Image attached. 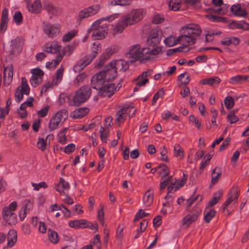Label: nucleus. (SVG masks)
<instances>
[{
	"label": "nucleus",
	"mask_w": 249,
	"mask_h": 249,
	"mask_svg": "<svg viewBox=\"0 0 249 249\" xmlns=\"http://www.w3.org/2000/svg\"><path fill=\"white\" fill-rule=\"evenodd\" d=\"M118 17V14H114L111 15H109L106 16L105 17L99 18L98 19L94 21L95 24H99L101 23H106V21H108V22H111L114 20L115 19L117 18Z\"/></svg>",
	"instance_id": "a19ab883"
},
{
	"label": "nucleus",
	"mask_w": 249,
	"mask_h": 249,
	"mask_svg": "<svg viewBox=\"0 0 249 249\" xmlns=\"http://www.w3.org/2000/svg\"><path fill=\"white\" fill-rule=\"evenodd\" d=\"M89 112V109L88 107H80L73 111L71 116L73 119L81 118L86 116Z\"/></svg>",
	"instance_id": "a878e982"
},
{
	"label": "nucleus",
	"mask_w": 249,
	"mask_h": 249,
	"mask_svg": "<svg viewBox=\"0 0 249 249\" xmlns=\"http://www.w3.org/2000/svg\"><path fill=\"white\" fill-rule=\"evenodd\" d=\"M163 52L162 47H157L151 49L147 47H142L140 44H136L129 47L125 55L132 62L139 61L142 63H144L153 60Z\"/></svg>",
	"instance_id": "f03ea898"
},
{
	"label": "nucleus",
	"mask_w": 249,
	"mask_h": 249,
	"mask_svg": "<svg viewBox=\"0 0 249 249\" xmlns=\"http://www.w3.org/2000/svg\"><path fill=\"white\" fill-rule=\"evenodd\" d=\"M130 108L128 107H123L116 114V120L119 123L124 121L127 115V112Z\"/></svg>",
	"instance_id": "473e14b6"
},
{
	"label": "nucleus",
	"mask_w": 249,
	"mask_h": 249,
	"mask_svg": "<svg viewBox=\"0 0 249 249\" xmlns=\"http://www.w3.org/2000/svg\"><path fill=\"white\" fill-rule=\"evenodd\" d=\"M162 36V31L158 28L152 29L148 34L147 38V44L152 47L158 45L161 41Z\"/></svg>",
	"instance_id": "ddd939ff"
},
{
	"label": "nucleus",
	"mask_w": 249,
	"mask_h": 249,
	"mask_svg": "<svg viewBox=\"0 0 249 249\" xmlns=\"http://www.w3.org/2000/svg\"><path fill=\"white\" fill-rule=\"evenodd\" d=\"M93 30L92 34V37L95 39H102L107 36L108 28L107 23H101L99 24H95L94 22L91 25L89 30Z\"/></svg>",
	"instance_id": "6e6552de"
},
{
	"label": "nucleus",
	"mask_w": 249,
	"mask_h": 249,
	"mask_svg": "<svg viewBox=\"0 0 249 249\" xmlns=\"http://www.w3.org/2000/svg\"><path fill=\"white\" fill-rule=\"evenodd\" d=\"M100 9L99 5L94 4L81 10L76 17L77 21L81 22L85 19L94 16L99 12Z\"/></svg>",
	"instance_id": "1a4fd4ad"
},
{
	"label": "nucleus",
	"mask_w": 249,
	"mask_h": 249,
	"mask_svg": "<svg viewBox=\"0 0 249 249\" xmlns=\"http://www.w3.org/2000/svg\"><path fill=\"white\" fill-rule=\"evenodd\" d=\"M34 99L32 97H30L27 98V100L24 102L20 105V110H26L27 107H32L33 106V102Z\"/></svg>",
	"instance_id": "8fccbe9b"
},
{
	"label": "nucleus",
	"mask_w": 249,
	"mask_h": 249,
	"mask_svg": "<svg viewBox=\"0 0 249 249\" xmlns=\"http://www.w3.org/2000/svg\"><path fill=\"white\" fill-rule=\"evenodd\" d=\"M54 86H56L54 84V83L52 81V82H48L46 83L42 87L41 89L40 93L41 94H43L44 93L46 92L47 91H48L50 89H52L53 88Z\"/></svg>",
	"instance_id": "6e6d98bb"
},
{
	"label": "nucleus",
	"mask_w": 249,
	"mask_h": 249,
	"mask_svg": "<svg viewBox=\"0 0 249 249\" xmlns=\"http://www.w3.org/2000/svg\"><path fill=\"white\" fill-rule=\"evenodd\" d=\"M86 77L87 75L84 72L79 74L73 81V85L78 87L84 82Z\"/></svg>",
	"instance_id": "de8ad7c7"
},
{
	"label": "nucleus",
	"mask_w": 249,
	"mask_h": 249,
	"mask_svg": "<svg viewBox=\"0 0 249 249\" xmlns=\"http://www.w3.org/2000/svg\"><path fill=\"white\" fill-rule=\"evenodd\" d=\"M231 10V12L235 16L238 17H245L247 15V12L244 8H242L238 4L233 5Z\"/></svg>",
	"instance_id": "72a5a7b5"
},
{
	"label": "nucleus",
	"mask_w": 249,
	"mask_h": 249,
	"mask_svg": "<svg viewBox=\"0 0 249 249\" xmlns=\"http://www.w3.org/2000/svg\"><path fill=\"white\" fill-rule=\"evenodd\" d=\"M50 107L49 106L46 105L40 110H38L37 115L39 117L43 118L46 117L49 112Z\"/></svg>",
	"instance_id": "4d7b16f0"
},
{
	"label": "nucleus",
	"mask_w": 249,
	"mask_h": 249,
	"mask_svg": "<svg viewBox=\"0 0 249 249\" xmlns=\"http://www.w3.org/2000/svg\"><path fill=\"white\" fill-rule=\"evenodd\" d=\"M221 34L220 31H217L214 30H210L205 35V41L206 42H209L213 40V36H219Z\"/></svg>",
	"instance_id": "09e8293b"
},
{
	"label": "nucleus",
	"mask_w": 249,
	"mask_h": 249,
	"mask_svg": "<svg viewBox=\"0 0 249 249\" xmlns=\"http://www.w3.org/2000/svg\"><path fill=\"white\" fill-rule=\"evenodd\" d=\"M78 43L77 42L73 41L71 44L68 45L65 48L64 55H71L74 52V50L78 46Z\"/></svg>",
	"instance_id": "49530a36"
},
{
	"label": "nucleus",
	"mask_w": 249,
	"mask_h": 249,
	"mask_svg": "<svg viewBox=\"0 0 249 249\" xmlns=\"http://www.w3.org/2000/svg\"><path fill=\"white\" fill-rule=\"evenodd\" d=\"M181 38L184 42V46H187L193 45L198 39L202 32L200 26L196 24L189 23L181 27Z\"/></svg>",
	"instance_id": "7ed1b4c3"
},
{
	"label": "nucleus",
	"mask_w": 249,
	"mask_h": 249,
	"mask_svg": "<svg viewBox=\"0 0 249 249\" xmlns=\"http://www.w3.org/2000/svg\"><path fill=\"white\" fill-rule=\"evenodd\" d=\"M148 221L146 219L142 220L140 223V229L137 230V234L135 236V238L139 237L141 232L144 231L148 225Z\"/></svg>",
	"instance_id": "864d4df0"
},
{
	"label": "nucleus",
	"mask_w": 249,
	"mask_h": 249,
	"mask_svg": "<svg viewBox=\"0 0 249 249\" xmlns=\"http://www.w3.org/2000/svg\"><path fill=\"white\" fill-rule=\"evenodd\" d=\"M61 26L58 23H46L43 27L44 34L50 38L57 36L60 32Z\"/></svg>",
	"instance_id": "2eb2a0df"
},
{
	"label": "nucleus",
	"mask_w": 249,
	"mask_h": 249,
	"mask_svg": "<svg viewBox=\"0 0 249 249\" xmlns=\"http://www.w3.org/2000/svg\"><path fill=\"white\" fill-rule=\"evenodd\" d=\"M70 187V184L61 178L59 183L56 185L55 189L61 195H63L68 193Z\"/></svg>",
	"instance_id": "4be33fe9"
},
{
	"label": "nucleus",
	"mask_w": 249,
	"mask_h": 249,
	"mask_svg": "<svg viewBox=\"0 0 249 249\" xmlns=\"http://www.w3.org/2000/svg\"><path fill=\"white\" fill-rule=\"evenodd\" d=\"M77 31L72 30L66 34L63 37L62 41L67 42L72 39L77 34Z\"/></svg>",
	"instance_id": "603ef678"
},
{
	"label": "nucleus",
	"mask_w": 249,
	"mask_h": 249,
	"mask_svg": "<svg viewBox=\"0 0 249 249\" xmlns=\"http://www.w3.org/2000/svg\"><path fill=\"white\" fill-rule=\"evenodd\" d=\"M179 80L184 85H187L190 81V75L189 73L185 72L180 74L178 76Z\"/></svg>",
	"instance_id": "3c124183"
},
{
	"label": "nucleus",
	"mask_w": 249,
	"mask_h": 249,
	"mask_svg": "<svg viewBox=\"0 0 249 249\" xmlns=\"http://www.w3.org/2000/svg\"><path fill=\"white\" fill-rule=\"evenodd\" d=\"M224 103L226 108L228 109L231 108L234 105L233 98L231 96H227L225 98Z\"/></svg>",
	"instance_id": "13d9d810"
},
{
	"label": "nucleus",
	"mask_w": 249,
	"mask_h": 249,
	"mask_svg": "<svg viewBox=\"0 0 249 249\" xmlns=\"http://www.w3.org/2000/svg\"><path fill=\"white\" fill-rule=\"evenodd\" d=\"M30 92V88L25 77H22L20 85L17 88L15 93V101L20 102L23 98V95H28Z\"/></svg>",
	"instance_id": "9d476101"
},
{
	"label": "nucleus",
	"mask_w": 249,
	"mask_h": 249,
	"mask_svg": "<svg viewBox=\"0 0 249 249\" xmlns=\"http://www.w3.org/2000/svg\"><path fill=\"white\" fill-rule=\"evenodd\" d=\"M90 94V88L87 86H82L75 92L74 96L69 98L68 104L70 106H78L86 102Z\"/></svg>",
	"instance_id": "20e7f679"
},
{
	"label": "nucleus",
	"mask_w": 249,
	"mask_h": 249,
	"mask_svg": "<svg viewBox=\"0 0 249 249\" xmlns=\"http://www.w3.org/2000/svg\"><path fill=\"white\" fill-rule=\"evenodd\" d=\"M222 193L220 191L215 193L214 194L213 197L209 201V204L207 207H210L212 208L213 206L218 202L222 196Z\"/></svg>",
	"instance_id": "37998d69"
},
{
	"label": "nucleus",
	"mask_w": 249,
	"mask_h": 249,
	"mask_svg": "<svg viewBox=\"0 0 249 249\" xmlns=\"http://www.w3.org/2000/svg\"><path fill=\"white\" fill-rule=\"evenodd\" d=\"M148 215H149V213H145L143 211V210L140 209L136 213L135 218H134V221L138 220L144 217L147 216Z\"/></svg>",
	"instance_id": "e2e57ef3"
},
{
	"label": "nucleus",
	"mask_w": 249,
	"mask_h": 249,
	"mask_svg": "<svg viewBox=\"0 0 249 249\" xmlns=\"http://www.w3.org/2000/svg\"><path fill=\"white\" fill-rule=\"evenodd\" d=\"M239 190L236 187H232L229 191L227 198L223 205L225 211L229 212V206L230 204L234 205L238 201Z\"/></svg>",
	"instance_id": "4468645a"
},
{
	"label": "nucleus",
	"mask_w": 249,
	"mask_h": 249,
	"mask_svg": "<svg viewBox=\"0 0 249 249\" xmlns=\"http://www.w3.org/2000/svg\"><path fill=\"white\" fill-rule=\"evenodd\" d=\"M45 9L50 18L60 16L63 12V10L61 7L55 6L52 4L46 5Z\"/></svg>",
	"instance_id": "aec40b11"
},
{
	"label": "nucleus",
	"mask_w": 249,
	"mask_h": 249,
	"mask_svg": "<svg viewBox=\"0 0 249 249\" xmlns=\"http://www.w3.org/2000/svg\"><path fill=\"white\" fill-rule=\"evenodd\" d=\"M164 95V91L162 89L159 90L157 93H156L153 98L152 104L154 105L158 99L160 97L163 96Z\"/></svg>",
	"instance_id": "338daca9"
},
{
	"label": "nucleus",
	"mask_w": 249,
	"mask_h": 249,
	"mask_svg": "<svg viewBox=\"0 0 249 249\" xmlns=\"http://www.w3.org/2000/svg\"><path fill=\"white\" fill-rule=\"evenodd\" d=\"M64 70V67L61 66L56 71L55 76L53 77V81L54 83L55 86H57L58 84L62 81L63 76Z\"/></svg>",
	"instance_id": "e433bc0d"
},
{
	"label": "nucleus",
	"mask_w": 249,
	"mask_h": 249,
	"mask_svg": "<svg viewBox=\"0 0 249 249\" xmlns=\"http://www.w3.org/2000/svg\"><path fill=\"white\" fill-rule=\"evenodd\" d=\"M91 61V59L86 55L78 61L74 66L73 70L75 72H80L90 64Z\"/></svg>",
	"instance_id": "5701e85b"
},
{
	"label": "nucleus",
	"mask_w": 249,
	"mask_h": 249,
	"mask_svg": "<svg viewBox=\"0 0 249 249\" xmlns=\"http://www.w3.org/2000/svg\"><path fill=\"white\" fill-rule=\"evenodd\" d=\"M92 243L97 249H100L101 248V242L100 241V236L99 234L95 235L93 239Z\"/></svg>",
	"instance_id": "69168bd1"
},
{
	"label": "nucleus",
	"mask_w": 249,
	"mask_h": 249,
	"mask_svg": "<svg viewBox=\"0 0 249 249\" xmlns=\"http://www.w3.org/2000/svg\"><path fill=\"white\" fill-rule=\"evenodd\" d=\"M116 77L115 71H110L106 65L105 70L94 74L91 80L92 87L98 90V94L103 97H111L115 91L121 87L120 83L117 86L112 82Z\"/></svg>",
	"instance_id": "f257e3e1"
},
{
	"label": "nucleus",
	"mask_w": 249,
	"mask_h": 249,
	"mask_svg": "<svg viewBox=\"0 0 249 249\" xmlns=\"http://www.w3.org/2000/svg\"><path fill=\"white\" fill-rule=\"evenodd\" d=\"M8 21V11L6 8H4L2 10L1 18V23L0 25L1 33L3 34L6 31Z\"/></svg>",
	"instance_id": "b1692460"
},
{
	"label": "nucleus",
	"mask_w": 249,
	"mask_h": 249,
	"mask_svg": "<svg viewBox=\"0 0 249 249\" xmlns=\"http://www.w3.org/2000/svg\"><path fill=\"white\" fill-rule=\"evenodd\" d=\"M53 137V135H48L46 137L45 139L39 137L38 138V141L36 143L37 147L41 151H44L46 149L48 145L50 144V142H47L48 139L52 138Z\"/></svg>",
	"instance_id": "7c9ffc66"
},
{
	"label": "nucleus",
	"mask_w": 249,
	"mask_h": 249,
	"mask_svg": "<svg viewBox=\"0 0 249 249\" xmlns=\"http://www.w3.org/2000/svg\"><path fill=\"white\" fill-rule=\"evenodd\" d=\"M48 238L51 242L56 244L59 242L58 234L55 231L49 229L48 231Z\"/></svg>",
	"instance_id": "79ce46f5"
},
{
	"label": "nucleus",
	"mask_w": 249,
	"mask_h": 249,
	"mask_svg": "<svg viewBox=\"0 0 249 249\" xmlns=\"http://www.w3.org/2000/svg\"><path fill=\"white\" fill-rule=\"evenodd\" d=\"M27 6L29 11L34 14L39 13L42 8L40 0H35L33 3H28Z\"/></svg>",
	"instance_id": "cd10ccee"
},
{
	"label": "nucleus",
	"mask_w": 249,
	"mask_h": 249,
	"mask_svg": "<svg viewBox=\"0 0 249 249\" xmlns=\"http://www.w3.org/2000/svg\"><path fill=\"white\" fill-rule=\"evenodd\" d=\"M213 2L216 6L215 8H213L214 12L219 14H224V12L222 11V9L218 7L222 4L223 0H213Z\"/></svg>",
	"instance_id": "bf43d9fd"
},
{
	"label": "nucleus",
	"mask_w": 249,
	"mask_h": 249,
	"mask_svg": "<svg viewBox=\"0 0 249 249\" xmlns=\"http://www.w3.org/2000/svg\"><path fill=\"white\" fill-rule=\"evenodd\" d=\"M17 207V202L13 201L8 207H5L3 209L2 212L3 218L10 225H15L17 223V214L14 213Z\"/></svg>",
	"instance_id": "39448f33"
},
{
	"label": "nucleus",
	"mask_w": 249,
	"mask_h": 249,
	"mask_svg": "<svg viewBox=\"0 0 249 249\" xmlns=\"http://www.w3.org/2000/svg\"><path fill=\"white\" fill-rule=\"evenodd\" d=\"M158 168L160 170V172L163 173L164 176H167L168 175L169 169L166 165L161 164L158 166Z\"/></svg>",
	"instance_id": "774afa93"
},
{
	"label": "nucleus",
	"mask_w": 249,
	"mask_h": 249,
	"mask_svg": "<svg viewBox=\"0 0 249 249\" xmlns=\"http://www.w3.org/2000/svg\"><path fill=\"white\" fill-rule=\"evenodd\" d=\"M162 36L164 38L163 42L167 47H173L178 43L184 45V42L182 40L181 36L176 37L174 35L172 29L170 28L165 29L164 32L162 33Z\"/></svg>",
	"instance_id": "0eeeda50"
},
{
	"label": "nucleus",
	"mask_w": 249,
	"mask_h": 249,
	"mask_svg": "<svg viewBox=\"0 0 249 249\" xmlns=\"http://www.w3.org/2000/svg\"><path fill=\"white\" fill-rule=\"evenodd\" d=\"M222 173V169L220 167L216 166L213 170L211 174V184L212 185L215 184L218 181Z\"/></svg>",
	"instance_id": "2f4dec72"
},
{
	"label": "nucleus",
	"mask_w": 249,
	"mask_h": 249,
	"mask_svg": "<svg viewBox=\"0 0 249 249\" xmlns=\"http://www.w3.org/2000/svg\"><path fill=\"white\" fill-rule=\"evenodd\" d=\"M146 14V11L142 8L132 10L128 14L124 16L128 21L129 25H133L141 20Z\"/></svg>",
	"instance_id": "9b49d317"
},
{
	"label": "nucleus",
	"mask_w": 249,
	"mask_h": 249,
	"mask_svg": "<svg viewBox=\"0 0 249 249\" xmlns=\"http://www.w3.org/2000/svg\"><path fill=\"white\" fill-rule=\"evenodd\" d=\"M201 213V210L198 207H196L184 217L182 220V225L187 227L193 223L197 220Z\"/></svg>",
	"instance_id": "f8f14e48"
},
{
	"label": "nucleus",
	"mask_w": 249,
	"mask_h": 249,
	"mask_svg": "<svg viewBox=\"0 0 249 249\" xmlns=\"http://www.w3.org/2000/svg\"><path fill=\"white\" fill-rule=\"evenodd\" d=\"M100 44L98 42H95L92 44L91 47V53L88 54L86 56L88 57L91 61L96 56L97 54L100 51Z\"/></svg>",
	"instance_id": "c9c22d12"
},
{
	"label": "nucleus",
	"mask_w": 249,
	"mask_h": 249,
	"mask_svg": "<svg viewBox=\"0 0 249 249\" xmlns=\"http://www.w3.org/2000/svg\"><path fill=\"white\" fill-rule=\"evenodd\" d=\"M68 115V111L65 109L56 112L49 121V130L52 131L57 129L67 118Z\"/></svg>",
	"instance_id": "423d86ee"
},
{
	"label": "nucleus",
	"mask_w": 249,
	"mask_h": 249,
	"mask_svg": "<svg viewBox=\"0 0 249 249\" xmlns=\"http://www.w3.org/2000/svg\"><path fill=\"white\" fill-rule=\"evenodd\" d=\"M32 186L34 187V190L36 191H39L41 188H46L48 186L45 182H40L39 183H36L34 182L31 183Z\"/></svg>",
	"instance_id": "680f3d73"
},
{
	"label": "nucleus",
	"mask_w": 249,
	"mask_h": 249,
	"mask_svg": "<svg viewBox=\"0 0 249 249\" xmlns=\"http://www.w3.org/2000/svg\"><path fill=\"white\" fill-rule=\"evenodd\" d=\"M249 77L248 75H236L231 77L229 80V83L233 85L242 84L248 80Z\"/></svg>",
	"instance_id": "393cba45"
},
{
	"label": "nucleus",
	"mask_w": 249,
	"mask_h": 249,
	"mask_svg": "<svg viewBox=\"0 0 249 249\" xmlns=\"http://www.w3.org/2000/svg\"><path fill=\"white\" fill-rule=\"evenodd\" d=\"M164 20V17L160 14H156L152 19V22L154 24H160Z\"/></svg>",
	"instance_id": "0e129e2a"
},
{
	"label": "nucleus",
	"mask_w": 249,
	"mask_h": 249,
	"mask_svg": "<svg viewBox=\"0 0 249 249\" xmlns=\"http://www.w3.org/2000/svg\"><path fill=\"white\" fill-rule=\"evenodd\" d=\"M107 65L110 71H115L116 76H117V70L125 71L129 68V63L123 59L112 61Z\"/></svg>",
	"instance_id": "dca6fc26"
},
{
	"label": "nucleus",
	"mask_w": 249,
	"mask_h": 249,
	"mask_svg": "<svg viewBox=\"0 0 249 249\" xmlns=\"http://www.w3.org/2000/svg\"><path fill=\"white\" fill-rule=\"evenodd\" d=\"M32 76L30 78V82L31 85L34 87H36L43 81L44 72L39 68H36L31 70Z\"/></svg>",
	"instance_id": "f3484780"
},
{
	"label": "nucleus",
	"mask_w": 249,
	"mask_h": 249,
	"mask_svg": "<svg viewBox=\"0 0 249 249\" xmlns=\"http://www.w3.org/2000/svg\"><path fill=\"white\" fill-rule=\"evenodd\" d=\"M221 81L218 77H213L209 78L204 79L201 80V82L203 85H209L210 86L217 85Z\"/></svg>",
	"instance_id": "ea45409f"
},
{
	"label": "nucleus",
	"mask_w": 249,
	"mask_h": 249,
	"mask_svg": "<svg viewBox=\"0 0 249 249\" xmlns=\"http://www.w3.org/2000/svg\"><path fill=\"white\" fill-rule=\"evenodd\" d=\"M204 220L206 223H209L214 216L215 211L210 207H206L204 212Z\"/></svg>",
	"instance_id": "4c0bfd02"
},
{
	"label": "nucleus",
	"mask_w": 249,
	"mask_h": 249,
	"mask_svg": "<svg viewBox=\"0 0 249 249\" xmlns=\"http://www.w3.org/2000/svg\"><path fill=\"white\" fill-rule=\"evenodd\" d=\"M13 67L12 65L4 66L3 76V84L5 86H8L12 81L13 76Z\"/></svg>",
	"instance_id": "6ab92c4d"
},
{
	"label": "nucleus",
	"mask_w": 249,
	"mask_h": 249,
	"mask_svg": "<svg viewBox=\"0 0 249 249\" xmlns=\"http://www.w3.org/2000/svg\"><path fill=\"white\" fill-rule=\"evenodd\" d=\"M239 39L234 36L225 37L220 41L221 43L225 46H228L231 44L236 46L239 44Z\"/></svg>",
	"instance_id": "f704fd0d"
},
{
	"label": "nucleus",
	"mask_w": 249,
	"mask_h": 249,
	"mask_svg": "<svg viewBox=\"0 0 249 249\" xmlns=\"http://www.w3.org/2000/svg\"><path fill=\"white\" fill-rule=\"evenodd\" d=\"M228 121L231 124H233L238 121L239 118L235 115L234 111H231L227 115Z\"/></svg>",
	"instance_id": "052dcab7"
},
{
	"label": "nucleus",
	"mask_w": 249,
	"mask_h": 249,
	"mask_svg": "<svg viewBox=\"0 0 249 249\" xmlns=\"http://www.w3.org/2000/svg\"><path fill=\"white\" fill-rule=\"evenodd\" d=\"M154 190L149 189L144 195L142 198L143 205L145 207L150 206L153 202Z\"/></svg>",
	"instance_id": "c85d7f7f"
},
{
	"label": "nucleus",
	"mask_w": 249,
	"mask_h": 249,
	"mask_svg": "<svg viewBox=\"0 0 249 249\" xmlns=\"http://www.w3.org/2000/svg\"><path fill=\"white\" fill-rule=\"evenodd\" d=\"M174 156L178 160H181L184 157V151L182 148L178 144L174 147Z\"/></svg>",
	"instance_id": "58836bf2"
},
{
	"label": "nucleus",
	"mask_w": 249,
	"mask_h": 249,
	"mask_svg": "<svg viewBox=\"0 0 249 249\" xmlns=\"http://www.w3.org/2000/svg\"><path fill=\"white\" fill-rule=\"evenodd\" d=\"M69 225L70 227L77 229L84 228L88 226V222L85 219H79L71 221L69 222Z\"/></svg>",
	"instance_id": "c756f323"
},
{
	"label": "nucleus",
	"mask_w": 249,
	"mask_h": 249,
	"mask_svg": "<svg viewBox=\"0 0 249 249\" xmlns=\"http://www.w3.org/2000/svg\"><path fill=\"white\" fill-rule=\"evenodd\" d=\"M182 2V0H170L169 7L171 10L176 11L181 7Z\"/></svg>",
	"instance_id": "a18cd8bd"
},
{
	"label": "nucleus",
	"mask_w": 249,
	"mask_h": 249,
	"mask_svg": "<svg viewBox=\"0 0 249 249\" xmlns=\"http://www.w3.org/2000/svg\"><path fill=\"white\" fill-rule=\"evenodd\" d=\"M100 209L98 210L97 217L99 221L101 222L103 226H105V222L104 220V208L102 205L100 206Z\"/></svg>",
	"instance_id": "5fc2aeb1"
},
{
	"label": "nucleus",
	"mask_w": 249,
	"mask_h": 249,
	"mask_svg": "<svg viewBox=\"0 0 249 249\" xmlns=\"http://www.w3.org/2000/svg\"><path fill=\"white\" fill-rule=\"evenodd\" d=\"M62 47L60 43L56 40L49 41L42 47V50L45 52L56 54L59 53Z\"/></svg>",
	"instance_id": "a211bd4d"
},
{
	"label": "nucleus",
	"mask_w": 249,
	"mask_h": 249,
	"mask_svg": "<svg viewBox=\"0 0 249 249\" xmlns=\"http://www.w3.org/2000/svg\"><path fill=\"white\" fill-rule=\"evenodd\" d=\"M68 130V128L67 127L60 129L57 134L58 142L61 144H65L67 142L66 135Z\"/></svg>",
	"instance_id": "c03bdc74"
},
{
	"label": "nucleus",
	"mask_w": 249,
	"mask_h": 249,
	"mask_svg": "<svg viewBox=\"0 0 249 249\" xmlns=\"http://www.w3.org/2000/svg\"><path fill=\"white\" fill-rule=\"evenodd\" d=\"M17 241V231L14 229L10 230L7 234V246L9 248L13 247Z\"/></svg>",
	"instance_id": "bb28decb"
},
{
	"label": "nucleus",
	"mask_w": 249,
	"mask_h": 249,
	"mask_svg": "<svg viewBox=\"0 0 249 249\" xmlns=\"http://www.w3.org/2000/svg\"><path fill=\"white\" fill-rule=\"evenodd\" d=\"M128 25L129 23L125 16L122 17L113 28V33L120 34L122 33L124 28Z\"/></svg>",
	"instance_id": "412c9836"
}]
</instances>
